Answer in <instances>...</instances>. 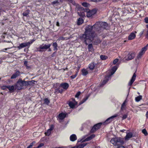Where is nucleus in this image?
<instances>
[{
    "label": "nucleus",
    "mask_w": 148,
    "mask_h": 148,
    "mask_svg": "<svg viewBox=\"0 0 148 148\" xmlns=\"http://www.w3.org/2000/svg\"><path fill=\"white\" fill-rule=\"evenodd\" d=\"M85 32L84 33L80 36V39L84 41L86 44L87 45L88 43L92 41L95 45H97L101 42L100 40L98 38L95 39L96 34L95 32H96L93 29V26L90 25L86 26L85 28Z\"/></svg>",
    "instance_id": "nucleus-1"
},
{
    "label": "nucleus",
    "mask_w": 148,
    "mask_h": 148,
    "mask_svg": "<svg viewBox=\"0 0 148 148\" xmlns=\"http://www.w3.org/2000/svg\"><path fill=\"white\" fill-rule=\"evenodd\" d=\"M93 26V29L96 32H98L99 33L102 31L103 29H108L109 27L108 24L106 22H97Z\"/></svg>",
    "instance_id": "nucleus-2"
},
{
    "label": "nucleus",
    "mask_w": 148,
    "mask_h": 148,
    "mask_svg": "<svg viewBox=\"0 0 148 148\" xmlns=\"http://www.w3.org/2000/svg\"><path fill=\"white\" fill-rule=\"evenodd\" d=\"M110 142L114 145L117 146V148H125L122 145L124 143L123 139L122 138L118 137L112 138Z\"/></svg>",
    "instance_id": "nucleus-3"
},
{
    "label": "nucleus",
    "mask_w": 148,
    "mask_h": 148,
    "mask_svg": "<svg viewBox=\"0 0 148 148\" xmlns=\"http://www.w3.org/2000/svg\"><path fill=\"white\" fill-rule=\"evenodd\" d=\"M119 65L117 64V65L113 66L111 69L110 74L107 75L104 78V79L100 84V86H103L106 84L108 81L109 79L110 78L111 76L114 74L118 68Z\"/></svg>",
    "instance_id": "nucleus-4"
},
{
    "label": "nucleus",
    "mask_w": 148,
    "mask_h": 148,
    "mask_svg": "<svg viewBox=\"0 0 148 148\" xmlns=\"http://www.w3.org/2000/svg\"><path fill=\"white\" fill-rule=\"evenodd\" d=\"M53 87L55 93H62L64 91L63 89H62V86L59 83H57L54 84Z\"/></svg>",
    "instance_id": "nucleus-5"
},
{
    "label": "nucleus",
    "mask_w": 148,
    "mask_h": 148,
    "mask_svg": "<svg viewBox=\"0 0 148 148\" xmlns=\"http://www.w3.org/2000/svg\"><path fill=\"white\" fill-rule=\"evenodd\" d=\"M103 124L102 123H100L95 125L91 130L90 132L93 133L99 129L101 125Z\"/></svg>",
    "instance_id": "nucleus-6"
},
{
    "label": "nucleus",
    "mask_w": 148,
    "mask_h": 148,
    "mask_svg": "<svg viewBox=\"0 0 148 148\" xmlns=\"http://www.w3.org/2000/svg\"><path fill=\"white\" fill-rule=\"evenodd\" d=\"M51 45V44H48L47 45L43 44L42 45H40L39 47V49H40L39 51H43L45 49H47L50 48Z\"/></svg>",
    "instance_id": "nucleus-7"
},
{
    "label": "nucleus",
    "mask_w": 148,
    "mask_h": 148,
    "mask_svg": "<svg viewBox=\"0 0 148 148\" xmlns=\"http://www.w3.org/2000/svg\"><path fill=\"white\" fill-rule=\"evenodd\" d=\"M118 116V115L117 114H115L114 115L110 117L107 119V120L105 122L103 123V124L104 125H105L110 123L112 121V119L114 118L117 116Z\"/></svg>",
    "instance_id": "nucleus-8"
},
{
    "label": "nucleus",
    "mask_w": 148,
    "mask_h": 148,
    "mask_svg": "<svg viewBox=\"0 0 148 148\" xmlns=\"http://www.w3.org/2000/svg\"><path fill=\"white\" fill-rule=\"evenodd\" d=\"M15 86L16 87V89L19 90H21L23 86L22 80L20 79H19L17 83L15 84Z\"/></svg>",
    "instance_id": "nucleus-9"
},
{
    "label": "nucleus",
    "mask_w": 148,
    "mask_h": 148,
    "mask_svg": "<svg viewBox=\"0 0 148 148\" xmlns=\"http://www.w3.org/2000/svg\"><path fill=\"white\" fill-rule=\"evenodd\" d=\"M97 64L94 62L90 63L88 66V68L90 70H93L94 69L96 68L97 66Z\"/></svg>",
    "instance_id": "nucleus-10"
},
{
    "label": "nucleus",
    "mask_w": 148,
    "mask_h": 148,
    "mask_svg": "<svg viewBox=\"0 0 148 148\" xmlns=\"http://www.w3.org/2000/svg\"><path fill=\"white\" fill-rule=\"evenodd\" d=\"M97 12V10L96 9H93L92 10L87 12L86 16L87 17H90L94 15Z\"/></svg>",
    "instance_id": "nucleus-11"
},
{
    "label": "nucleus",
    "mask_w": 148,
    "mask_h": 148,
    "mask_svg": "<svg viewBox=\"0 0 148 148\" xmlns=\"http://www.w3.org/2000/svg\"><path fill=\"white\" fill-rule=\"evenodd\" d=\"M147 46H145L139 52L138 55L137 56V58L138 59L140 58L142 55L145 53V52L147 49Z\"/></svg>",
    "instance_id": "nucleus-12"
},
{
    "label": "nucleus",
    "mask_w": 148,
    "mask_h": 148,
    "mask_svg": "<svg viewBox=\"0 0 148 148\" xmlns=\"http://www.w3.org/2000/svg\"><path fill=\"white\" fill-rule=\"evenodd\" d=\"M147 46H145L139 52L138 55L137 56V58L138 59L140 58L142 55L145 53V52L147 49Z\"/></svg>",
    "instance_id": "nucleus-13"
},
{
    "label": "nucleus",
    "mask_w": 148,
    "mask_h": 148,
    "mask_svg": "<svg viewBox=\"0 0 148 148\" xmlns=\"http://www.w3.org/2000/svg\"><path fill=\"white\" fill-rule=\"evenodd\" d=\"M135 56V54L134 53L130 52L127 55L126 57V60H129L133 59Z\"/></svg>",
    "instance_id": "nucleus-14"
},
{
    "label": "nucleus",
    "mask_w": 148,
    "mask_h": 148,
    "mask_svg": "<svg viewBox=\"0 0 148 148\" xmlns=\"http://www.w3.org/2000/svg\"><path fill=\"white\" fill-rule=\"evenodd\" d=\"M5 87L8 89L11 92H13L14 90L16 89V87L15 86V84L12 86L8 85L5 86Z\"/></svg>",
    "instance_id": "nucleus-15"
},
{
    "label": "nucleus",
    "mask_w": 148,
    "mask_h": 148,
    "mask_svg": "<svg viewBox=\"0 0 148 148\" xmlns=\"http://www.w3.org/2000/svg\"><path fill=\"white\" fill-rule=\"evenodd\" d=\"M62 86V89H63L64 91V90H67L69 87L68 84L66 83H63L60 84Z\"/></svg>",
    "instance_id": "nucleus-16"
},
{
    "label": "nucleus",
    "mask_w": 148,
    "mask_h": 148,
    "mask_svg": "<svg viewBox=\"0 0 148 148\" xmlns=\"http://www.w3.org/2000/svg\"><path fill=\"white\" fill-rule=\"evenodd\" d=\"M28 43L27 42L22 43L19 44V45L17 47V48L19 49H20L22 48L28 46Z\"/></svg>",
    "instance_id": "nucleus-17"
},
{
    "label": "nucleus",
    "mask_w": 148,
    "mask_h": 148,
    "mask_svg": "<svg viewBox=\"0 0 148 148\" xmlns=\"http://www.w3.org/2000/svg\"><path fill=\"white\" fill-rule=\"evenodd\" d=\"M136 74L134 73L131 78V79L130 82H129L128 83V85L129 86H131L132 85V84L134 82L136 78Z\"/></svg>",
    "instance_id": "nucleus-18"
},
{
    "label": "nucleus",
    "mask_w": 148,
    "mask_h": 148,
    "mask_svg": "<svg viewBox=\"0 0 148 148\" xmlns=\"http://www.w3.org/2000/svg\"><path fill=\"white\" fill-rule=\"evenodd\" d=\"M20 75V72L19 71H17L16 73L13 74L11 77V79H15Z\"/></svg>",
    "instance_id": "nucleus-19"
},
{
    "label": "nucleus",
    "mask_w": 148,
    "mask_h": 148,
    "mask_svg": "<svg viewBox=\"0 0 148 148\" xmlns=\"http://www.w3.org/2000/svg\"><path fill=\"white\" fill-rule=\"evenodd\" d=\"M136 33V32H135L134 33H131L128 36V40H132L134 39L136 37L135 34Z\"/></svg>",
    "instance_id": "nucleus-20"
},
{
    "label": "nucleus",
    "mask_w": 148,
    "mask_h": 148,
    "mask_svg": "<svg viewBox=\"0 0 148 148\" xmlns=\"http://www.w3.org/2000/svg\"><path fill=\"white\" fill-rule=\"evenodd\" d=\"M77 139V137L76 136L75 134H73L70 136V140L71 141H74Z\"/></svg>",
    "instance_id": "nucleus-21"
},
{
    "label": "nucleus",
    "mask_w": 148,
    "mask_h": 148,
    "mask_svg": "<svg viewBox=\"0 0 148 148\" xmlns=\"http://www.w3.org/2000/svg\"><path fill=\"white\" fill-rule=\"evenodd\" d=\"M32 81H25L22 80V82L23 84V86H27L28 85H30L31 84Z\"/></svg>",
    "instance_id": "nucleus-22"
},
{
    "label": "nucleus",
    "mask_w": 148,
    "mask_h": 148,
    "mask_svg": "<svg viewBox=\"0 0 148 148\" xmlns=\"http://www.w3.org/2000/svg\"><path fill=\"white\" fill-rule=\"evenodd\" d=\"M66 116V114L62 113H61L59 114L58 118L59 119L62 120L64 119Z\"/></svg>",
    "instance_id": "nucleus-23"
},
{
    "label": "nucleus",
    "mask_w": 148,
    "mask_h": 148,
    "mask_svg": "<svg viewBox=\"0 0 148 148\" xmlns=\"http://www.w3.org/2000/svg\"><path fill=\"white\" fill-rule=\"evenodd\" d=\"M89 97V95L86 96L83 100L79 102V105H81L85 102L88 99Z\"/></svg>",
    "instance_id": "nucleus-24"
},
{
    "label": "nucleus",
    "mask_w": 148,
    "mask_h": 148,
    "mask_svg": "<svg viewBox=\"0 0 148 148\" xmlns=\"http://www.w3.org/2000/svg\"><path fill=\"white\" fill-rule=\"evenodd\" d=\"M132 134L131 132L127 133L125 137V139L126 140H128L130 138L132 137Z\"/></svg>",
    "instance_id": "nucleus-25"
},
{
    "label": "nucleus",
    "mask_w": 148,
    "mask_h": 148,
    "mask_svg": "<svg viewBox=\"0 0 148 148\" xmlns=\"http://www.w3.org/2000/svg\"><path fill=\"white\" fill-rule=\"evenodd\" d=\"M82 74L84 76H86L88 73V71L85 69H83L82 71Z\"/></svg>",
    "instance_id": "nucleus-26"
},
{
    "label": "nucleus",
    "mask_w": 148,
    "mask_h": 148,
    "mask_svg": "<svg viewBox=\"0 0 148 148\" xmlns=\"http://www.w3.org/2000/svg\"><path fill=\"white\" fill-rule=\"evenodd\" d=\"M69 105L71 108H74L75 106L77 104H75V103L73 102H69Z\"/></svg>",
    "instance_id": "nucleus-27"
},
{
    "label": "nucleus",
    "mask_w": 148,
    "mask_h": 148,
    "mask_svg": "<svg viewBox=\"0 0 148 148\" xmlns=\"http://www.w3.org/2000/svg\"><path fill=\"white\" fill-rule=\"evenodd\" d=\"M52 45L53 47V50L55 51H56L58 50V49L57 48L58 44L56 42H54L53 43Z\"/></svg>",
    "instance_id": "nucleus-28"
},
{
    "label": "nucleus",
    "mask_w": 148,
    "mask_h": 148,
    "mask_svg": "<svg viewBox=\"0 0 148 148\" xmlns=\"http://www.w3.org/2000/svg\"><path fill=\"white\" fill-rule=\"evenodd\" d=\"M53 129L51 127L48 129L47 132L45 133L46 135L47 136H49L50 134L51 131Z\"/></svg>",
    "instance_id": "nucleus-29"
},
{
    "label": "nucleus",
    "mask_w": 148,
    "mask_h": 148,
    "mask_svg": "<svg viewBox=\"0 0 148 148\" xmlns=\"http://www.w3.org/2000/svg\"><path fill=\"white\" fill-rule=\"evenodd\" d=\"M29 10H27L23 14L24 16L28 17L29 14Z\"/></svg>",
    "instance_id": "nucleus-30"
},
{
    "label": "nucleus",
    "mask_w": 148,
    "mask_h": 148,
    "mask_svg": "<svg viewBox=\"0 0 148 148\" xmlns=\"http://www.w3.org/2000/svg\"><path fill=\"white\" fill-rule=\"evenodd\" d=\"M88 48L89 51H94V49L92 44H90L88 45Z\"/></svg>",
    "instance_id": "nucleus-31"
},
{
    "label": "nucleus",
    "mask_w": 148,
    "mask_h": 148,
    "mask_svg": "<svg viewBox=\"0 0 148 148\" xmlns=\"http://www.w3.org/2000/svg\"><path fill=\"white\" fill-rule=\"evenodd\" d=\"M87 144L86 143L81 144L78 145V148H83Z\"/></svg>",
    "instance_id": "nucleus-32"
},
{
    "label": "nucleus",
    "mask_w": 148,
    "mask_h": 148,
    "mask_svg": "<svg viewBox=\"0 0 148 148\" xmlns=\"http://www.w3.org/2000/svg\"><path fill=\"white\" fill-rule=\"evenodd\" d=\"M126 104L125 101L121 105V110H123L125 109Z\"/></svg>",
    "instance_id": "nucleus-33"
},
{
    "label": "nucleus",
    "mask_w": 148,
    "mask_h": 148,
    "mask_svg": "<svg viewBox=\"0 0 148 148\" xmlns=\"http://www.w3.org/2000/svg\"><path fill=\"white\" fill-rule=\"evenodd\" d=\"M142 99V96L139 95L135 98V100L136 102L139 101Z\"/></svg>",
    "instance_id": "nucleus-34"
},
{
    "label": "nucleus",
    "mask_w": 148,
    "mask_h": 148,
    "mask_svg": "<svg viewBox=\"0 0 148 148\" xmlns=\"http://www.w3.org/2000/svg\"><path fill=\"white\" fill-rule=\"evenodd\" d=\"M44 103L47 105H48L50 103V101L47 98H45L44 100Z\"/></svg>",
    "instance_id": "nucleus-35"
},
{
    "label": "nucleus",
    "mask_w": 148,
    "mask_h": 148,
    "mask_svg": "<svg viewBox=\"0 0 148 148\" xmlns=\"http://www.w3.org/2000/svg\"><path fill=\"white\" fill-rule=\"evenodd\" d=\"M83 23V20L79 18L78 20L77 24L78 25H80Z\"/></svg>",
    "instance_id": "nucleus-36"
},
{
    "label": "nucleus",
    "mask_w": 148,
    "mask_h": 148,
    "mask_svg": "<svg viewBox=\"0 0 148 148\" xmlns=\"http://www.w3.org/2000/svg\"><path fill=\"white\" fill-rule=\"evenodd\" d=\"M142 132L145 136L147 135L148 134L147 132L145 129H143L142 130Z\"/></svg>",
    "instance_id": "nucleus-37"
},
{
    "label": "nucleus",
    "mask_w": 148,
    "mask_h": 148,
    "mask_svg": "<svg viewBox=\"0 0 148 148\" xmlns=\"http://www.w3.org/2000/svg\"><path fill=\"white\" fill-rule=\"evenodd\" d=\"M100 58L102 60H105L107 59V56L103 55H101L100 56Z\"/></svg>",
    "instance_id": "nucleus-38"
},
{
    "label": "nucleus",
    "mask_w": 148,
    "mask_h": 148,
    "mask_svg": "<svg viewBox=\"0 0 148 148\" xmlns=\"http://www.w3.org/2000/svg\"><path fill=\"white\" fill-rule=\"evenodd\" d=\"M67 39V38L64 37L63 36H60V37L58 38V40H66Z\"/></svg>",
    "instance_id": "nucleus-39"
},
{
    "label": "nucleus",
    "mask_w": 148,
    "mask_h": 148,
    "mask_svg": "<svg viewBox=\"0 0 148 148\" xmlns=\"http://www.w3.org/2000/svg\"><path fill=\"white\" fill-rule=\"evenodd\" d=\"M146 27L147 28V30H146V37L148 39V24L146 25Z\"/></svg>",
    "instance_id": "nucleus-40"
},
{
    "label": "nucleus",
    "mask_w": 148,
    "mask_h": 148,
    "mask_svg": "<svg viewBox=\"0 0 148 148\" xmlns=\"http://www.w3.org/2000/svg\"><path fill=\"white\" fill-rule=\"evenodd\" d=\"M82 4L83 6L86 7H88L89 5L88 3L86 2L83 3H82Z\"/></svg>",
    "instance_id": "nucleus-41"
},
{
    "label": "nucleus",
    "mask_w": 148,
    "mask_h": 148,
    "mask_svg": "<svg viewBox=\"0 0 148 148\" xmlns=\"http://www.w3.org/2000/svg\"><path fill=\"white\" fill-rule=\"evenodd\" d=\"M35 40L33 39L31 40L30 41L28 42H27V43H28V46H30V44H32L33 42Z\"/></svg>",
    "instance_id": "nucleus-42"
},
{
    "label": "nucleus",
    "mask_w": 148,
    "mask_h": 148,
    "mask_svg": "<svg viewBox=\"0 0 148 148\" xmlns=\"http://www.w3.org/2000/svg\"><path fill=\"white\" fill-rule=\"evenodd\" d=\"M35 142H34L32 143H31L30 145L28 146L27 148H31L33 146V145L35 143Z\"/></svg>",
    "instance_id": "nucleus-43"
},
{
    "label": "nucleus",
    "mask_w": 148,
    "mask_h": 148,
    "mask_svg": "<svg viewBox=\"0 0 148 148\" xmlns=\"http://www.w3.org/2000/svg\"><path fill=\"white\" fill-rule=\"evenodd\" d=\"M60 2V1H59V0H57L55 1H53V2L51 3L52 4H56L59 3Z\"/></svg>",
    "instance_id": "nucleus-44"
},
{
    "label": "nucleus",
    "mask_w": 148,
    "mask_h": 148,
    "mask_svg": "<svg viewBox=\"0 0 148 148\" xmlns=\"http://www.w3.org/2000/svg\"><path fill=\"white\" fill-rule=\"evenodd\" d=\"M81 93V92L80 91L78 92L76 94V95H75V97L76 98H78V97L80 95Z\"/></svg>",
    "instance_id": "nucleus-45"
},
{
    "label": "nucleus",
    "mask_w": 148,
    "mask_h": 148,
    "mask_svg": "<svg viewBox=\"0 0 148 148\" xmlns=\"http://www.w3.org/2000/svg\"><path fill=\"white\" fill-rule=\"evenodd\" d=\"M127 114H124L122 117V119L124 120V119H126L127 118Z\"/></svg>",
    "instance_id": "nucleus-46"
},
{
    "label": "nucleus",
    "mask_w": 148,
    "mask_h": 148,
    "mask_svg": "<svg viewBox=\"0 0 148 148\" xmlns=\"http://www.w3.org/2000/svg\"><path fill=\"white\" fill-rule=\"evenodd\" d=\"M119 60L117 59H115L113 62V64H116L118 61Z\"/></svg>",
    "instance_id": "nucleus-47"
},
{
    "label": "nucleus",
    "mask_w": 148,
    "mask_h": 148,
    "mask_svg": "<svg viewBox=\"0 0 148 148\" xmlns=\"http://www.w3.org/2000/svg\"><path fill=\"white\" fill-rule=\"evenodd\" d=\"M71 101L70 102H73L74 103H75V104H77V102L75 100V99L74 98H72L71 99Z\"/></svg>",
    "instance_id": "nucleus-48"
},
{
    "label": "nucleus",
    "mask_w": 148,
    "mask_h": 148,
    "mask_svg": "<svg viewBox=\"0 0 148 148\" xmlns=\"http://www.w3.org/2000/svg\"><path fill=\"white\" fill-rule=\"evenodd\" d=\"M91 139V138L90 137V136L84 140V141H87L90 140Z\"/></svg>",
    "instance_id": "nucleus-49"
},
{
    "label": "nucleus",
    "mask_w": 148,
    "mask_h": 148,
    "mask_svg": "<svg viewBox=\"0 0 148 148\" xmlns=\"http://www.w3.org/2000/svg\"><path fill=\"white\" fill-rule=\"evenodd\" d=\"M77 75V74L76 73L75 75L71 76V77L72 79H73L75 78L76 77Z\"/></svg>",
    "instance_id": "nucleus-50"
},
{
    "label": "nucleus",
    "mask_w": 148,
    "mask_h": 148,
    "mask_svg": "<svg viewBox=\"0 0 148 148\" xmlns=\"http://www.w3.org/2000/svg\"><path fill=\"white\" fill-rule=\"evenodd\" d=\"M44 146V144L43 143H40L37 147V148H39L42 147Z\"/></svg>",
    "instance_id": "nucleus-51"
},
{
    "label": "nucleus",
    "mask_w": 148,
    "mask_h": 148,
    "mask_svg": "<svg viewBox=\"0 0 148 148\" xmlns=\"http://www.w3.org/2000/svg\"><path fill=\"white\" fill-rule=\"evenodd\" d=\"M144 20L146 23H148V17H146Z\"/></svg>",
    "instance_id": "nucleus-52"
},
{
    "label": "nucleus",
    "mask_w": 148,
    "mask_h": 148,
    "mask_svg": "<svg viewBox=\"0 0 148 148\" xmlns=\"http://www.w3.org/2000/svg\"><path fill=\"white\" fill-rule=\"evenodd\" d=\"M95 136V135L94 134H92L91 135L90 137L91 138V139L94 138Z\"/></svg>",
    "instance_id": "nucleus-53"
},
{
    "label": "nucleus",
    "mask_w": 148,
    "mask_h": 148,
    "mask_svg": "<svg viewBox=\"0 0 148 148\" xmlns=\"http://www.w3.org/2000/svg\"><path fill=\"white\" fill-rule=\"evenodd\" d=\"M144 30H143V31L141 32L140 33V36H141L143 34L144 32Z\"/></svg>",
    "instance_id": "nucleus-54"
},
{
    "label": "nucleus",
    "mask_w": 148,
    "mask_h": 148,
    "mask_svg": "<svg viewBox=\"0 0 148 148\" xmlns=\"http://www.w3.org/2000/svg\"><path fill=\"white\" fill-rule=\"evenodd\" d=\"M145 115L147 118L148 119V111L146 112Z\"/></svg>",
    "instance_id": "nucleus-55"
},
{
    "label": "nucleus",
    "mask_w": 148,
    "mask_h": 148,
    "mask_svg": "<svg viewBox=\"0 0 148 148\" xmlns=\"http://www.w3.org/2000/svg\"><path fill=\"white\" fill-rule=\"evenodd\" d=\"M56 25L57 26H60V24H59V22H58H58H57Z\"/></svg>",
    "instance_id": "nucleus-56"
},
{
    "label": "nucleus",
    "mask_w": 148,
    "mask_h": 148,
    "mask_svg": "<svg viewBox=\"0 0 148 148\" xmlns=\"http://www.w3.org/2000/svg\"><path fill=\"white\" fill-rule=\"evenodd\" d=\"M55 148H66V147L64 146H62L61 147H57Z\"/></svg>",
    "instance_id": "nucleus-57"
},
{
    "label": "nucleus",
    "mask_w": 148,
    "mask_h": 148,
    "mask_svg": "<svg viewBox=\"0 0 148 148\" xmlns=\"http://www.w3.org/2000/svg\"><path fill=\"white\" fill-rule=\"evenodd\" d=\"M69 2L71 3H73V0H67Z\"/></svg>",
    "instance_id": "nucleus-58"
},
{
    "label": "nucleus",
    "mask_w": 148,
    "mask_h": 148,
    "mask_svg": "<svg viewBox=\"0 0 148 148\" xmlns=\"http://www.w3.org/2000/svg\"><path fill=\"white\" fill-rule=\"evenodd\" d=\"M125 131V130H124V129H123V130H121L120 131L121 132H124Z\"/></svg>",
    "instance_id": "nucleus-59"
},
{
    "label": "nucleus",
    "mask_w": 148,
    "mask_h": 148,
    "mask_svg": "<svg viewBox=\"0 0 148 148\" xmlns=\"http://www.w3.org/2000/svg\"><path fill=\"white\" fill-rule=\"evenodd\" d=\"M72 148H78V145L75 146L73 147H72Z\"/></svg>",
    "instance_id": "nucleus-60"
},
{
    "label": "nucleus",
    "mask_w": 148,
    "mask_h": 148,
    "mask_svg": "<svg viewBox=\"0 0 148 148\" xmlns=\"http://www.w3.org/2000/svg\"><path fill=\"white\" fill-rule=\"evenodd\" d=\"M24 64L26 66L27 64V62L26 61H25L24 62Z\"/></svg>",
    "instance_id": "nucleus-61"
},
{
    "label": "nucleus",
    "mask_w": 148,
    "mask_h": 148,
    "mask_svg": "<svg viewBox=\"0 0 148 148\" xmlns=\"http://www.w3.org/2000/svg\"><path fill=\"white\" fill-rule=\"evenodd\" d=\"M119 0H113V1L114 2H116V1H119Z\"/></svg>",
    "instance_id": "nucleus-62"
},
{
    "label": "nucleus",
    "mask_w": 148,
    "mask_h": 148,
    "mask_svg": "<svg viewBox=\"0 0 148 148\" xmlns=\"http://www.w3.org/2000/svg\"><path fill=\"white\" fill-rule=\"evenodd\" d=\"M49 49V51H51V49L50 48Z\"/></svg>",
    "instance_id": "nucleus-63"
},
{
    "label": "nucleus",
    "mask_w": 148,
    "mask_h": 148,
    "mask_svg": "<svg viewBox=\"0 0 148 148\" xmlns=\"http://www.w3.org/2000/svg\"><path fill=\"white\" fill-rule=\"evenodd\" d=\"M146 46H147V47H148V44Z\"/></svg>",
    "instance_id": "nucleus-64"
}]
</instances>
